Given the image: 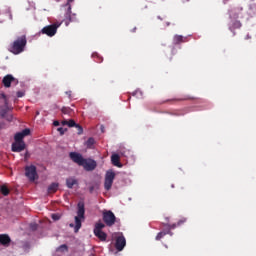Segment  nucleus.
Here are the masks:
<instances>
[{"label":"nucleus","mask_w":256,"mask_h":256,"mask_svg":"<svg viewBox=\"0 0 256 256\" xmlns=\"http://www.w3.org/2000/svg\"><path fill=\"white\" fill-rule=\"evenodd\" d=\"M103 229H105V224L99 221L95 224L93 233L100 241H107V233L103 232Z\"/></svg>","instance_id":"39448f33"},{"label":"nucleus","mask_w":256,"mask_h":256,"mask_svg":"<svg viewBox=\"0 0 256 256\" xmlns=\"http://www.w3.org/2000/svg\"><path fill=\"white\" fill-rule=\"evenodd\" d=\"M111 161H112V165H114L115 167H123V165L121 164V157H119V154H113L111 156Z\"/></svg>","instance_id":"4468645a"},{"label":"nucleus","mask_w":256,"mask_h":256,"mask_svg":"<svg viewBox=\"0 0 256 256\" xmlns=\"http://www.w3.org/2000/svg\"><path fill=\"white\" fill-rule=\"evenodd\" d=\"M70 227H73V224H70Z\"/></svg>","instance_id":"37998d69"},{"label":"nucleus","mask_w":256,"mask_h":256,"mask_svg":"<svg viewBox=\"0 0 256 256\" xmlns=\"http://www.w3.org/2000/svg\"><path fill=\"white\" fill-rule=\"evenodd\" d=\"M60 249H63L64 251H67L68 250V247L66 244H63L60 246Z\"/></svg>","instance_id":"72a5a7b5"},{"label":"nucleus","mask_w":256,"mask_h":256,"mask_svg":"<svg viewBox=\"0 0 256 256\" xmlns=\"http://www.w3.org/2000/svg\"><path fill=\"white\" fill-rule=\"evenodd\" d=\"M63 125H67L68 127H76L77 123L74 122V120H64L62 122Z\"/></svg>","instance_id":"5701e85b"},{"label":"nucleus","mask_w":256,"mask_h":256,"mask_svg":"<svg viewBox=\"0 0 256 256\" xmlns=\"http://www.w3.org/2000/svg\"><path fill=\"white\" fill-rule=\"evenodd\" d=\"M0 115H1V117H5V115H7V109H2L0 111Z\"/></svg>","instance_id":"2f4dec72"},{"label":"nucleus","mask_w":256,"mask_h":256,"mask_svg":"<svg viewBox=\"0 0 256 256\" xmlns=\"http://www.w3.org/2000/svg\"><path fill=\"white\" fill-rule=\"evenodd\" d=\"M59 27H61L60 23H54L42 28L41 33H43V35H47L48 37H54V35L57 34V29H59Z\"/></svg>","instance_id":"0eeeda50"},{"label":"nucleus","mask_w":256,"mask_h":256,"mask_svg":"<svg viewBox=\"0 0 256 256\" xmlns=\"http://www.w3.org/2000/svg\"><path fill=\"white\" fill-rule=\"evenodd\" d=\"M16 95H17V97L21 98V97H24V96H25V92H23V91H18Z\"/></svg>","instance_id":"7c9ffc66"},{"label":"nucleus","mask_w":256,"mask_h":256,"mask_svg":"<svg viewBox=\"0 0 256 256\" xmlns=\"http://www.w3.org/2000/svg\"><path fill=\"white\" fill-rule=\"evenodd\" d=\"M125 245H127V240L125 239V236L121 234L120 236L116 237V242H115V248L117 251H123L125 249Z\"/></svg>","instance_id":"9d476101"},{"label":"nucleus","mask_w":256,"mask_h":256,"mask_svg":"<svg viewBox=\"0 0 256 256\" xmlns=\"http://www.w3.org/2000/svg\"><path fill=\"white\" fill-rule=\"evenodd\" d=\"M165 235H173V233H171L170 230L168 231H162V232H159L156 236V241H161V239H163L165 237Z\"/></svg>","instance_id":"a211bd4d"},{"label":"nucleus","mask_w":256,"mask_h":256,"mask_svg":"<svg viewBox=\"0 0 256 256\" xmlns=\"http://www.w3.org/2000/svg\"><path fill=\"white\" fill-rule=\"evenodd\" d=\"M24 137H27V135H31V130L26 128L20 132Z\"/></svg>","instance_id":"c85d7f7f"},{"label":"nucleus","mask_w":256,"mask_h":256,"mask_svg":"<svg viewBox=\"0 0 256 256\" xmlns=\"http://www.w3.org/2000/svg\"><path fill=\"white\" fill-rule=\"evenodd\" d=\"M102 217L107 227H113L117 221V217H115V214L111 210L103 212Z\"/></svg>","instance_id":"423d86ee"},{"label":"nucleus","mask_w":256,"mask_h":256,"mask_svg":"<svg viewBox=\"0 0 256 256\" xmlns=\"http://www.w3.org/2000/svg\"><path fill=\"white\" fill-rule=\"evenodd\" d=\"M14 81H16L15 77H13V75H11V74H8L3 78L2 83H3L4 87L9 88V87H11V84Z\"/></svg>","instance_id":"f8f14e48"},{"label":"nucleus","mask_w":256,"mask_h":256,"mask_svg":"<svg viewBox=\"0 0 256 256\" xmlns=\"http://www.w3.org/2000/svg\"><path fill=\"white\" fill-rule=\"evenodd\" d=\"M0 98L4 99V105H5V107H8L9 106V100H7V95L2 93V94H0Z\"/></svg>","instance_id":"bb28decb"},{"label":"nucleus","mask_w":256,"mask_h":256,"mask_svg":"<svg viewBox=\"0 0 256 256\" xmlns=\"http://www.w3.org/2000/svg\"><path fill=\"white\" fill-rule=\"evenodd\" d=\"M173 41L175 45H179V43H183V36L175 35Z\"/></svg>","instance_id":"b1692460"},{"label":"nucleus","mask_w":256,"mask_h":256,"mask_svg":"<svg viewBox=\"0 0 256 256\" xmlns=\"http://www.w3.org/2000/svg\"><path fill=\"white\" fill-rule=\"evenodd\" d=\"M52 219L57 220V219H58V218H57V215L53 214V215H52Z\"/></svg>","instance_id":"e433bc0d"},{"label":"nucleus","mask_w":256,"mask_h":256,"mask_svg":"<svg viewBox=\"0 0 256 256\" xmlns=\"http://www.w3.org/2000/svg\"><path fill=\"white\" fill-rule=\"evenodd\" d=\"M66 185L68 189H73V186L77 185V180L75 178H68L66 179Z\"/></svg>","instance_id":"f3484780"},{"label":"nucleus","mask_w":256,"mask_h":256,"mask_svg":"<svg viewBox=\"0 0 256 256\" xmlns=\"http://www.w3.org/2000/svg\"><path fill=\"white\" fill-rule=\"evenodd\" d=\"M158 19H161V17H160V16H158Z\"/></svg>","instance_id":"c03bdc74"},{"label":"nucleus","mask_w":256,"mask_h":256,"mask_svg":"<svg viewBox=\"0 0 256 256\" xmlns=\"http://www.w3.org/2000/svg\"><path fill=\"white\" fill-rule=\"evenodd\" d=\"M54 125H59V122H54Z\"/></svg>","instance_id":"ea45409f"},{"label":"nucleus","mask_w":256,"mask_h":256,"mask_svg":"<svg viewBox=\"0 0 256 256\" xmlns=\"http://www.w3.org/2000/svg\"><path fill=\"white\" fill-rule=\"evenodd\" d=\"M92 57L94 61H96V63H103V57H101V55H99L98 53H93Z\"/></svg>","instance_id":"4be33fe9"},{"label":"nucleus","mask_w":256,"mask_h":256,"mask_svg":"<svg viewBox=\"0 0 256 256\" xmlns=\"http://www.w3.org/2000/svg\"><path fill=\"white\" fill-rule=\"evenodd\" d=\"M186 221H187L186 219H181L177 222V224H172V225L167 224V227L169 228V231H171V229H175V227H179L180 225H183V223H185Z\"/></svg>","instance_id":"aec40b11"},{"label":"nucleus","mask_w":256,"mask_h":256,"mask_svg":"<svg viewBox=\"0 0 256 256\" xmlns=\"http://www.w3.org/2000/svg\"><path fill=\"white\" fill-rule=\"evenodd\" d=\"M66 95H68L69 99H71V91H67Z\"/></svg>","instance_id":"c9c22d12"},{"label":"nucleus","mask_w":256,"mask_h":256,"mask_svg":"<svg viewBox=\"0 0 256 256\" xmlns=\"http://www.w3.org/2000/svg\"><path fill=\"white\" fill-rule=\"evenodd\" d=\"M58 189H59V184L58 183H52L48 187V193H57Z\"/></svg>","instance_id":"6ab92c4d"},{"label":"nucleus","mask_w":256,"mask_h":256,"mask_svg":"<svg viewBox=\"0 0 256 256\" xmlns=\"http://www.w3.org/2000/svg\"><path fill=\"white\" fill-rule=\"evenodd\" d=\"M175 187V185H172V188H174Z\"/></svg>","instance_id":"a18cd8bd"},{"label":"nucleus","mask_w":256,"mask_h":256,"mask_svg":"<svg viewBox=\"0 0 256 256\" xmlns=\"http://www.w3.org/2000/svg\"><path fill=\"white\" fill-rule=\"evenodd\" d=\"M93 145H95V139L90 137L87 141H86V147H88V149H91V147H93Z\"/></svg>","instance_id":"a878e982"},{"label":"nucleus","mask_w":256,"mask_h":256,"mask_svg":"<svg viewBox=\"0 0 256 256\" xmlns=\"http://www.w3.org/2000/svg\"><path fill=\"white\" fill-rule=\"evenodd\" d=\"M58 131H60L61 135H63V128H59Z\"/></svg>","instance_id":"4c0bfd02"},{"label":"nucleus","mask_w":256,"mask_h":256,"mask_svg":"<svg viewBox=\"0 0 256 256\" xmlns=\"http://www.w3.org/2000/svg\"><path fill=\"white\" fill-rule=\"evenodd\" d=\"M132 95H134V96H135V95H137V93H136V92H133V94H132Z\"/></svg>","instance_id":"79ce46f5"},{"label":"nucleus","mask_w":256,"mask_h":256,"mask_svg":"<svg viewBox=\"0 0 256 256\" xmlns=\"http://www.w3.org/2000/svg\"><path fill=\"white\" fill-rule=\"evenodd\" d=\"M30 227H31L32 231L37 230V224H31Z\"/></svg>","instance_id":"473e14b6"},{"label":"nucleus","mask_w":256,"mask_h":256,"mask_svg":"<svg viewBox=\"0 0 256 256\" xmlns=\"http://www.w3.org/2000/svg\"><path fill=\"white\" fill-rule=\"evenodd\" d=\"M135 31H137V28H136V27L132 30V33H135Z\"/></svg>","instance_id":"58836bf2"},{"label":"nucleus","mask_w":256,"mask_h":256,"mask_svg":"<svg viewBox=\"0 0 256 256\" xmlns=\"http://www.w3.org/2000/svg\"><path fill=\"white\" fill-rule=\"evenodd\" d=\"M25 175L29 181H35V179H39V175L37 174V167L35 165L26 166Z\"/></svg>","instance_id":"1a4fd4ad"},{"label":"nucleus","mask_w":256,"mask_h":256,"mask_svg":"<svg viewBox=\"0 0 256 256\" xmlns=\"http://www.w3.org/2000/svg\"><path fill=\"white\" fill-rule=\"evenodd\" d=\"M76 129H78V135H82L83 134V127H81V125L76 124Z\"/></svg>","instance_id":"c756f323"},{"label":"nucleus","mask_w":256,"mask_h":256,"mask_svg":"<svg viewBox=\"0 0 256 256\" xmlns=\"http://www.w3.org/2000/svg\"><path fill=\"white\" fill-rule=\"evenodd\" d=\"M13 153H21V151H25V142H15L12 144Z\"/></svg>","instance_id":"9b49d317"},{"label":"nucleus","mask_w":256,"mask_h":256,"mask_svg":"<svg viewBox=\"0 0 256 256\" xmlns=\"http://www.w3.org/2000/svg\"><path fill=\"white\" fill-rule=\"evenodd\" d=\"M11 244V237L7 234H0V245H3L4 247H9Z\"/></svg>","instance_id":"ddd939ff"},{"label":"nucleus","mask_w":256,"mask_h":256,"mask_svg":"<svg viewBox=\"0 0 256 256\" xmlns=\"http://www.w3.org/2000/svg\"><path fill=\"white\" fill-rule=\"evenodd\" d=\"M113 181H115V173L113 170H108L104 180V189L106 191H111V187H113Z\"/></svg>","instance_id":"6e6552de"},{"label":"nucleus","mask_w":256,"mask_h":256,"mask_svg":"<svg viewBox=\"0 0 256 256\" xmlns=\"http://www.w3.org/2000/svg\"><path fill=\"white\" fill-rule=\"evenodd\" d=\"M195 98L193 97H189V96H186V97H183V98H174V99H170V100H166L164 101V103H175V101H190V100H193Z\"/></svg>","instance_id":"dca6fc26"},{"label":"nucleus","mask_w":256,"mask_h":256,"mask_svg":"<svg viewBox=\"0 0 256 256\" xmlns=\"http://www.w3.org/2000/svg\"><path fill=\"white\" fill-rule=\"evenodd\" d=\"M71 111H73L70 107H63L62 108V113L64 115H70Z\"/></svg>","instance_id":"cd10ccee"},{"label":"nucleus","mask_w":256,"mask_h":256,"mask_svg":"<svg viewBox=\"0 0 256 256\" xmlns=\"http://www.w3.org/2000/svg\"><path fill=\"white\" fill-rule=\"evenodd\" d=\"M25 47H27V36L22 35L10 44L9 51L14 55H20L25 51Z\"/></svg>","instance_id":"f03ea898"},{"label":"nucleus","mask_w":256,"mask_h":256,"mask_svg":"<svg viewBox=\"0 0 256 256\" xmlns=\"http://www.w3.org/2000/svg\"><path fill=\"white\" fill-rule=\"evenodd\" d=\"M0 129H3V124H0Z\"/></svg>","instance_id":"a19ab883"},{"label":"nucleus","mask_w":256,"mask_h":256,"mask_svg":"<svg viewBox=\"0 0 256 256\" xmlns=\"http://www.w3.org/2000/svg\"><path fill=\"white\" fill-rule=\"evenodd\" d=\"M77 216H75V227L74 231L75 233L79 232V229H81V219L85 220V203L84 202H78L77 204Z\"/></svg>","instance_id":"7ed1b4c3"},{"label":"nucleus","mask_w":256,"mask_h":256,"mask_svg":"<svg viewBox=\"0 0 256 256\" xmlns=\"http://www.w3.org/2000/svg\"><path fill=\"white\" fill-rule=\"evenodd\" d=\"M29 157H30L29 152H26L25 155H24L25 161H27V159H29Z\"/></svg>","instance_id":"f704fd0d"},{"label":"nucleus","mask_w":256,"mask_h":256,"mask_svg":"<svg viewBox=\"0 0 256 256\" xmlns=\"http://www.w3.org/2000/svg\"><path fill=\"white\" fill-rule=\"evenodd\" d=\"M24 138H25V136H23V134L21 132L16 133L14 136V139L17 143H25L23 141Z\"/></svg>","instance_id":"412c9836"},{"label":"nucleus","mask_w":256,"mask_h":256,"mask_svg":"<svg viewBox=\"0 0 256 256\" xmlns=\"http://www.w3.org/2000/svg\"><path fill=\"white\" fill-rule=\"evenodd\" d=\"M0 192L2 193V195H4V197H7V195H9V188L3 185L0 187Z\"/></svg>","instance_id":"393cba45"},{"label":"nucleus","mask_w":256,"mask_h":256,"mask_svg":"<svg viewBox=\"0 0 256 256\" xmlns=\"http://www.w3.org/2000/svg\"><path fill=\"white\" fill-rule=\"evenodd\" d=\"M74 0H68L67 3L64 5L66 7V13L65 18L71 21V3H73Z\"/></svg>","instance_id":"2eb2a0df"},{"label":"nucleus","mask_w":256,"mask_h":256,"mask_svg":"<svg viewBox=\"0 0 256 256\" xmlns=\"http://www.w3.org/2000/svg\"><path fill=\"white\" fill-rule=\"evenodd\" d=\"M103 229H105V224L99 221L95 224L93 233L100 241H107V233L103 232Z\"/></svg>","instance_id":"20e7f679"},{"label":"nucleus","mask_w":256,"mask_h":256,"mask_svg":"<svg viewBox=\"0 0 256 256\" xmlns=\"http://www.w3.org/2000/svg\"><path fill=\"white\" fill-rule=\"evenodd\" d=\"M69 157L73 163L83 167L84 171H95L97 169V161L91 158H84L83 155L77 152H70Z\"/></svg>","instance_id":"f257e3e1"}]
</instances>
